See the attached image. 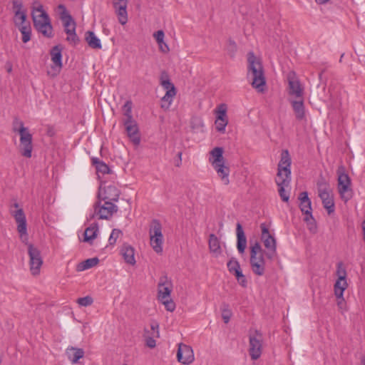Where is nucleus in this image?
Listing matches in <instances>:
<instances>
[{"label": "nucleus", "instance_id": "nucleus-32", "mask_svg": "<svg viewBox=\"0 0 365 365\" xmlns=\"http://www.w3.org/2000/svg\"><path fill=\"white\" fill-rule=\"evenodd\" d=\"M86 41L92 48L101 49L102 48L101 40L93 31H88L86 33Z\"/></svg>", "mask_w": 365, "mask_h": 365}, {"label": "nucleus", "instance_id": "nucleus-55", "mask_svg": "<svg viewBox=\"0 0 365 365\" xmlns=\"http://www.w3.org/2000/svg\"><path fill=\"white\" fill-rule=\"evenodd\" d=\"M229 46H230V51L232 53V56H234V53H235L237 50V45L234 41L230 40L229 41Z\"/></svg>", "mask_w": 365, "mask_h": 365}, {"label": "nucleus", "instance_id": "nucleus-14", "mask_svg": "<svg viewBox=\"0 0 365 365\" xmlns=\"http://www.w3.org/2000/svg\"><path fill=\"white\" fill-rule=\"evenodd\" d=\"M120 195L118 189L113 185H109L105 187H100L98 197L99 200L103 201H117Z\"/></svg>", "mask_w": 365, "mask_h": 365}, {"label": "nucleus", "instance_id": "nucleus-25", "mask_svg": "<svg viewBox=\"0 0 365 365\" xmlns=\"http://www.w3.org/2000/svg\"><path fill=\"white\" fill-rule=\"evenodd\" d=\"M237 234V248L240 254H243L247 247V238L245 235L244 230L240 223L237 224L236 227Z\"/></svg>", "mask_w": 365, "mask_h": 365}, {"label": "nucleus", "instance_id": "nucleus-53", "mask_svg": "<svg viewBox=\"0 0 365 365\" xmlns=\"http://www.w3.org/2000/svg\"><path fill=\"white\" fill-rule=\"evenodd\" d=\"M307 222V225H308L309 230L312 232H313V233L316 232V231H317V226H316V223L314 222V219H313V220H309V221Z\"/></svg>", "mask_w": 365, "mask_h": 365}, {"label": "nucleus", "instance_id": "nucleus-8", "mask_svg": "<svg viewBox=\"0 0 365 365\" xmlns=\"http://www.w3.org/2000/svg\"><path fill=\"white\" fill-rule=\"evenodd\" d=\"M58 9L62 10L61 19L63 22L65 32L68 35L66 40L72 43L76 44L78 41V38L76 33V23L69 15L63 5H59Z\"/></svg>", "mask_w": 365, "mask_h": 365}, {"label": "nucleus", "instance_id": "nucleus-3", "mask_svg": "<svg viewBox=\"0 0 365 365\" xmlns=\"http://www.w3.org/2000/svg\"><path fill=\"white\" fill-rule=\"evenodd\" d=\"M264 255V251L259 242H256L251 246L250 263L252 271L257 276H262L265 273L266 262Z\"/></svg>", "mask_w": 365, "mask_h": 365}, {"label": "nucleus", "instance_id": "nucleus-11", "mask_svg": "<svg viewBox=\"0 0 365 365\" xmlns=\"http://www.w3.org/2000/svg\"><path fill=\"white\" fill-rule=\"evenodd\" d=\"M28 254L29 256L31 272L33 275H37L39 274L40 269L43 264L41 252L33 245L29 244L28 247Z\"/></svg>", "mask_w": 365, "mask_h": 365}, {"label": "nucleus", "instance_id": "nucleus-50", "mask_svg": "<svg viewBox=\"0 0 365 365\" xmlns=\"http://www.w3.org/2000/svg\"><path fill=\"white\" fill-rule=\"evenodd\" d=\"M336 299L338 308L341 313H344L345 311H346V304L345 300L343 296L341 297H336Z\"/></svg>", "mask_w": 365, "mask_h": 365}, {"label": "nucleus", "instance_id": "nucleus-51", "mask_svg": "<svg viewBox=\"0 0 365 365\" xmlns=\"http://www.w3.org/2000/svg\"><path fill=\"white\" fill-rule=\"evenodd\" d=\"M150 329L152 330V333L150 334H153V336L159 337L160 333H159V324L156 322H153L150 324Z\"/></svg>", "mask_w": 365, "mask_h": 365}, {"label": "nucleus", "instance_id": "nucleus-26", "mask_svg": "<svg viewBox=\"0 0 365 365\" xmlns=\"http://www.w3.org/2000/svg\"><path fill=\"white\" fill-rule=\"evenodd\" d=\"M290 103L294 112L296 118L302 120L305 118V108L303 98L291 100Z\"/></svg>", "mask_w": 365, "mask_h": 365}, {"label": "nucleus", "instance_id": "nucleus-29", "mask_svg": "<svg viewBox=\"0 0 365 365\" xmlns=\"http://www.w3.org/2000/svg\"><path fill=\"white\" fill-rule=\"evenodd\" d=\"M223 152V148L221 147H215L210 151V158L209 159V162L212 165L225 163Z\"/></svg>", "mask_w": 365, "mask_h": 365}, {"label": "nucleus", "instance_id": "nucleus-28", "mask_svg": "<svg viewBox=\"0 0 365 365\" xmlns=\"http://www.w3.org/2000/svg\"><path fill=\"white\" fill-rule=\"evenodd\" d=\"M209 250L215 257H218L222 253L220 242L215 234H210L208 240Z\"/></svg>", "mask_w": 365, "mask_h": 365}, {"label": "nucleus", "instance_id": "nucleus-40", "mask_svg": "<svg viewBox=\"0 0 365 365\" xmlns=\"http://www.w3.org/2000/svg\"><path fill=\"white\" fill-rule=\"evenodd\" d=\"M99 259L98 257L87 259L86 260L79 263L77 265V270L81 272L86 269H88L97 265Z\"/></svg>", "mask_w": 365, "mask_h": 365}, {"label": "nucleus", "instance_id": "nucleus-16", "mask_svg": "<svg viewBox=\"0 0 365 365\" xmlns=\"http://www.w3.org/2000/svg\"><path fill=\"white\" fill-rule=\"evenodd\" d=\"M179 362L183 364H190L194 361V354L190 346L180 344L177 353Z\"/></svg>", "mask_w": 365, "mask_h": 365}, {"label": "nucleus", "instance_id": "nucleus-39", "mask_svg": "<svg viewBox=\"0 0 365 365\" xmlns=\"http://www.w3.org/2000/svg\"><path fill=\"white\" fill-rule=\"evenodd\" d=\"M91 162L93 165L96 167V171L98 173H101L102 174H108L110 173V168L108 165L106 164L103 161L101 160L99 158L93 157L91 158Z\"/></svg>", "mask_w": 365, "mask_h": 365}, {"label": "nucleus", "instance_id": "nucleus-27", "mask_svg": "<svg viewBox=\"0 0 365 365\" xmlns=\"http://www.w3.org/2000/svg\"><path fill=\"white\" fill-rule=\"evenodd\" d=\"M14 24L22 34V41L24 43L29 41L31 36V28L29 22H26V20L23 22L21 21H16Z\"/></svg>", "mask_w": 365, "mask_h": 365}, {"label": "nucleus", "instance_id": "nucleus-61", "mask_svg": "<svg viewBox=\"0 0 365 365\" xmlns=\"http://www.w3.org/2000/svg\"><path fill=\"white\" fill-rule=\"evenodd\" d=\"M177 155H178V159H182V153L181 152H179Z\"/></svg>", "mask_w": 365, "mask_h": 365}, {"label": "nucleus", "instance_id": "nucleus-34", "mask_svg": "<svg viewBox=\"0 0 365 365\" xmlns=\"http://www.w3.org/2000/svg\"><path fill=\"white\" fill-rule=\"evenodd\" d=\"M35 29L46 37L51 38L53 36V27L51 24L50 19L44 21L43 24H39Z\"/></svg>", "mask_w": 365, "mask_h": 365}, {"label": "nucleus", "instance_id": "nucleus-57", "mask_svg": "<svg viewBox=\"0 0 365 365\" xmlns=\"http://www.w3.org/2000/svg\"><path fill=\"white\" fill-rule=\"evenodd\" d=\"M159 46H160V49L164 53H166L169 51L168 46H167V44L165 42H163V43H160V45H159Z\"/></svg>", "mask_w": 365, "mask_h": 365}, {"label": "nucleus", "instance_id": "nucleus-31", "mask_svg": "<svg viewBox=\"0 0 365 365\" xmlns=\"http://www.w3.org/2000/svg\"><path fill=\"white\" fill-rule=\"evenodd\" d=\"M214 169L217 173V175L220 178L222 181L225 185H228L230 183L229 175H230V168L229 167L225 165V163L212 165Z\"/></svg>", "mask_w": 365, "mask_h": 365}, {"label": "nucleus", "instance_id": "nucleus-4", "mask_svg": "<svg viewBox=\"0 0 365 365\" xmlns=\"http://www.w3.org/2000/svg\"><path fill=\"white\" fill-rule=\"evenodd\" d=\"M160 84L166 91L165 94L160 99V107L163 110H168L177 94V91L170 81L168 73L165 71L160 73Z\"/></svg>", "mask_w": 365, "mask_h": 365}, {"label": "nucleus", "instance_id": "nucleus-46", "mask_svg": "<svg viewBox=\"0 0 365 365\" xmlns=\"http://www.w3.org/2000/svg\"><path fill=\"white\" fill-rule=\"evenodd\" d=\"M122 231L118 229H113L108 239V242L110 245L115 244L117 239L122 235Z\"/></svg>", "mask_w": 365, "mask_h": 365}, {"label": "nucleus", "instance_id": "nucleus-19", "mask_svg": "<svg viewBox=\"0 0 365 365\" xmlns=\"http://www.w3.org/2000/svg\"><path fill=\"white\" fill-rule=\"evenodd\" d=\"M322 200L324 207L329 215L334 212V201L332 189L318 193Z\"/></svg>", "mask_w": 365, "mask_h": 365}, {"label": "nucleus", "instance_id": "nucleus-1", "mask_svg": "<svg viewBox=\"0 0 365 365\" xmlns=\"http://www.w3.org/2000/svg\"><path fill=\"white\" fill-rule=\"evenodd\" d=\"M248 77L252 78V86L259 92H263L266 84L264 68L259 58L253 52L248 53Z\"/></svg>", "mask_w": 365, "mask_h": 365}, {"label": "nucleus", "instance_id": "nucleus-23", "mask_svg": "<svg viewBox=\"0 0 365 365\" xmlns=\"http://www.w3.org/2000/svg\"><path fill=\"white\" fill-rule=\"evenodd\" d=\"M12 9L14 13V22L26 20V12L24 9L22 0H12Z\"/></svg>", "mask_w": 365, "mask_h": 365}, {"label": "nucleus", "instance_id": "nucleus-5", "mask_svg": "<svg viewBox=\"0 0 365 365\" xmlns=\"http://www.w3.org/2000/svg\"><path fill=\"white\" fill-rule=\"evenodd\" d=\"M172 284L166 276L160 278L158 285V299L161 302L169 312L174 311L175 304L171 299Z\"/></svg>", "mask_w": 365, "mask_h": 365}, {"label": "nucleus", "instance_id": "nucleus-36", "mask_svg": "<svg viewBox=\"0 0 365 365\" xmlns=\"http://www.w3.org/2000/svg\"><path fill=\"white\" fill-rule=\"evenodd\" d=\"M284 180H285L284 179H276V182L279 187L278 192L281 199L284 202H288L289 199V195L286 192L285 187L289 186L290 182H287Z\"/></svg>", "mask_w": 365, "mask_h": 365}, {"label": "nucleus", "instance_id": "nucleus-35", "mask_svg": "<svg viewBox=\"0 0 365 365\" xmlns=\"http://www.w3.org/2000/svg\"><path fill=\"white\" fill-rule=\"evenodd\" d=\"M51 61L59 69L62 67V54L61 48L59 46H55L51 51Z\"/></svg>", "mask_w": 365, "mask_h": 365}, {"label": "nucleus", "instance_id": "nucleus-44", "mask_svg": "<svg viewBox=\"0 0 365 365\" xmlns=\"http://www.w3.org/2000/svg\"><path fill=\"white\" fill-rule=\"evenodd\" d=\"M318 193L331 190L329 183L324 178H321L317 182Z\"/></svg>", "mask_w": 365, "mask_h": 365}, {"label": "nucleus", "instance_id": "nucleus-45", "mask_svg": "<svg viewBox=\"0 0 365 365\" xmlns=\"http://www.w3.org/2000/svg\"><path fill=\"white\" fill-rule=\"evenodd\" d=\"M145 342L146 345L149 348H154L156 346V342L154 338L155 336H153V334H150V331L145 329Z\"/></svg>", "mask_w": 365, "mask_h": 365}, {"label": "nucleus", "instance_id": "nucleus-12", "mask_svg": "<svg viewBox=\"0 0 365 365\" xmlns=\"http://www.w3.org/2000/svg\"><path fill=\"white\" fill-rule=\"evenodd\" d=\"M11 213L14 217L17 224V230L19 233V237L23 242L27 243L28 234H27V225L26 219L23 209L19 208L16 210H11Z\"/></svg>", "mask_w": 365, "mask_h": 365}, {"label": "nucleus", "instance_id": "nucleus-52", "mask_svg": "<svg viewBox=\"0 0 365 365\" xmlns=\"http://www.w3.org/2000/svg\"><path fill=\"white\" fill-rule=\"evenodd\" d=\"M164 32L162 30H159L157 32L154 34V37L158 42V45H160V43H163L164 42Z\"/></svg>", "mask_w": 365, "mask_h": 365}, {"label": "nucleus", "instance_id": "nucleus-60", "mask_svg": "<svg viewBox=\"0 0 365 365\" xmlns=\"http://www.w3.org/2000/svg\"><path fill=\"white\" fill-rule=\"evenodd\" d=\"M182 164V159H178V160L175 163V166L180 167Z\"/></svg>", "mask_w": 365, "mask_h": 365}, {"label": "nucleus", "instance_id": "nucleus-33", "mask_svg": "<svg viewBox=\"0 0 365 365\" xmlns=\"http://www.w3.org/2000/svg\"><path fill=\"white\" fill-rule=\"evenodd\" d=\"M150 237L163 238L162 233V225L158 220H153L151 222L150 230Z\"/></svg>", "mask_w": 365, "mask_h": 365}, {"label": "nucleus", "instance_id": "nucleus-24", "mask_svg": "<svg viewBox=\"0 0 365 365\" xmlns=\"http://www.w3.org/2000/svg\"><path fill=\"white\" fill-rule=\"evenodd\" d=\"M85 351L81 348H77L75 346H68L66 349V355L68 361L72 364H75L78 363V361L83 358Z\"/></svg>", "mask_w": 365, "mask_h": 365}, {"label": "nucleus", "instance_id": "nucleus-64", "mask_svg": "<svg viewBox=\"0 0 365 365\" xmlns=\"http://www.w3.org/2000/svg\"><path fill=\"white\" fill-rule=\"evenodd\" d=\"M123 365H128V364H123Z\"/></svg>", "mask_w": 365, "mask_h": 365}, {"label": "nucleus", "instance_id": "nucleus-38", "mask_svg": "<svg viewBox=\"0 0 365 365\" xmlns=\"http://www.w3.org/2000/svg\"><path fill=\"white\" fill-rule=\"evenodd\" d=\"M98 231V227L97 224L92 225L87 227L84 232L83 241L91 243L92 240L96 237Z\"/></svg>", "mask_w": 365, "mask_h": 365}, {"label": "nucleus", "instance_id": "nucleus-62", "mask_svg": "<svg viewBox=\"0 0 365 365\" xmlns=\"http://www.w3.org/2000/svg\"><path fill=\"white\" fill-rule=\"evenodd\" d=\"M14 206L16 207V208H18L19 207V204L17 202H15L14 204Z\"/></svg>", "mask_w": 365, "mask_h": 365}, {"label": "nucleus", "instance_id": "nucleus-42", "mask_svg": "<svg viewBox=\"0 0 365 365\" xmlns=\"http://www.w3.org/2000/svg\"><path fill=\"white\" fill-rule=\"evenodd\" d=\"M222 318L225 324H227L232 315V311L227 304H223L221 307Z\"/></svg>", "mask_w": 365, "mask_h": 365}, {"label": "nucleus", "instance_id": "nucleus-63", "mask_svg": "<svg viewBox=\"0 0 365 365\" xmlns=\"http://www.w3.org/2000/svg\"><path fill=\"white\" fill-rule=\"evenodd\" d=\"M361 365H365V359H363L361 360Z\"/></svg>", "mask_w": 365, "mask_h": 365}, {"label": "nucleus", "instance_id": "nucleus-47", "mask_svg": "<svg viewBox=\"0 0 365 365\" xmlns=\"http://www.w3.org/2000/svg\"><path fill=\"white\" fill-rule=\"evenodd\" d=\"M228 270L230 273H233L236 269L240 268L239 262L235 258H232L227 264Z\"/></svg>", "mask_w": 365, "mask_h": 365}, {"label": "nucleus", "instance_id": "nucleus-48", "mask_svg": "<svg viewBox=\"0 0 365 365\" xmlns=\"http://www.w3.org/2000/svg\"><path fill=\"white\" fill-rule=\"evenodd\" d=\"M77 302L80 306L88 307L92 304L93 302V298L90 296L81 297L77 299Z\"/></svg>", "mask_w": 365, "mask_h": 365}, {"label": "nucleus", "instance_id": "nucleus-54", "mask_svg": "<svg viewBox=\"0 0 365 365\" xmlns=\"http://www.w3.org/2000/svg\"><path fill=\"white\" fill-rule=\"evenodd\" d=\"M237 280L242 287H246L247 286V281L244 274H242L241 277L237 278Z\"/></svg>", "mask_w": 365, "mask_h": 365}, {"label": "nucleus", "instance_id": "nucleus-9", "mask_svg": "<svg viewBox=\"0 0 365 365\" xmlns=\"http://www.w3.org/2000/svg\"><path fill=\"white\" fill-rule=\"evenodd\" d=\"M262 334L258 331H250L249 334V354L252 360L258 359L262 352Z\"/></svg>", "mask_w": 365, "mask_h": 365}, {"label": "nucleus", "instance_id": "nucleus-17", "mask_svg": "<svg viewBox=\"0 0 365 365\" xmlns=\"http://www.w3.org/2000/svg\"><path fill=\"white\" fill-rule=\"evenodd\" d=\"M124 125L128 136L135 145H139L140 138L139 135L138 126L136 121L133 119L125 120Z\"/></svg>", "mask_w": 365, "mask_h": 365}, {"label": "nucleus", "instance_id": "nucleus-22", "mask_svg": "<svg viewBox=\"0 0 365 365\" xmlns=\"http://www.w3.org/2000/svg\"><path fill=\"white\" fill-rule=\"evenodd\" d=\"M264 247L267 249L265 256L269 259H272L277 255V245L274 237L272 235H267L262 238Z\"/></svg>", "mask_w": 365, "mask_h": 365}, {"label": "nucleus", "instance_id": "nucleus-58", "mask_svg": "<svg viewBox=\"0 0 365 365\" xmlns=\"http://www.w3.org/2000/svg\"><path fill=\"white\" fill-rule=\"evenodd\" d=\"M232 274L235 276L236 279L241 277V275L243 274L241 268L236 269Z\"/></svg>", "mask_w": 365, "mask_h": 365}, {"label": "nucleus", "instance_id": "nucleus-30", "mask_svg": "<svg viewBox=\"0 0 365 365\" xmlns=\"http://www.w3.org/2000/svg\"><path fill=\"white\" fill-rule=\"evenodd\" d=\"M121 254L126 263L130 265L135 264V250L133 247L128 245H124L121 248Z\"/></svg>", "mask_w": 365, "mask_h": 365}, {"label": "nucleus", "instance_id": "nucleus-37", "mask_svg": "<svg viewBox=\"0 0 365 365\" xmlns=\"http://www.w3.org/2000/svg\"><path fill=\"white\" fill-rule=\"evenodd\" d=\"M348 284L346 279H337L336 281L334 289L336 297H341L344 294V290L347 288Z\"/></svg>", "mask_w": 365, "mask_h": 365}, {"label": "nucleus", "instance_id": "nucleus-10", "mask_svg": "<svg viewBox=\"0 0 365 365\" xmlns=\"http://www.w3.org/2000/svg\"><path fill=\"white\" fill-rule=\"evenodd\" d=\"M291 164L292 160L287 150L282 152L281 159L278 164L277 178L284 179L287 182L291 181Z\"/></svg>", "mask_w": 365, "mask_h": 365}, {"label": "nucleus", "instance_id": "nucleus-21", "mask_svg": "<svg viewBox=\"0 0 365 365\" xmlns=\"http://www.w3.org/2000/svg\"><path fill=\"white\" fill-rule=\"evenodd\" d=\"M127 4V0L113 1V6L118 16V21L122 25H125L128 21Z\"/></svg>", "mask_w": 365, "mask_h": 365}, {"label": "nucleus", "instance_id": "nucleus-56", "mask_svg": "<svg viewBox=\"0 0 365 365\" xmlns=\"http://www.w3.org/2000/svg\"><path fill=\"white\" fill-rule=\"evenodd\" d=\"M267 235H270L268 229L267 228V227L263 225H262V238L265 237Z\"/></svg>", "mask_w": 365, "mask_h": 365}, {"label": "nucleus", "instance_id": "nucleus-59", "mask_svg": "<svg viewBox=\"0 0 365 365\" xmlns=\"http://www.w3.org/2000/svg\"><path fill=\"white\" fill-rule=\"evenodd\" d=\"M329 0H315V1L319 4H324L327 3Z\"/></svg>", "mask_w": 365, "mask_h": 365}, {"label": "nucleus", "instance_id": "nucleus-2", "mask_svg": "<svg viewBox=\"0 0 365 365\" xmlns=\"http://www.w3.org/2000/svg\"><path fill=\"white\" fill-rule=\"evenodd\" d=\"M13 131L18 133L20 135L19 148L24 157L30 158L31 157L33 145L32 135L28 128L24 126V122L18 118H15L12 123Z\"/></svg>", "mask_w": 365, "mask_h": 365}, {"label": "nucleus", "instance_id": "nucleus-43", "mask_svg": "<svg viewBox=\"0 0 365 365\" xmlns=\"http://www.w3.org/2000/svg\"><path fill=\"white\" fill-rule=\"evenodd\" d=\"M133 103L131 101H127L123 105L122 109L123 115L126 117L125 120L133 119L132 115Z\"/></svg>", "mask_w": 365, "mask_h": 365}, {"label": "nucleus", "instance_id": "nucleus-49", "mask_svg": "<svg viewBox=\"0 0 365 365\" xmlns=\"http://www.w3.org/2000/svg\"><path fill=\"white\" fill-rule=\"evenodd\" d=\"M336 275L338 276V279H346V271L344 267L342 262H339L337 264Z\"/></svg>", "mask_w": 365, "mask_h": 365}, {"label": "nucleus", "instance_id": "nucleus-6", "mask_svg": "<svg viewBox=\"0 0 365 365\" xmlns=\"http://www.w3.org/2000/svg\"><path fill=\"white\" fill-rule=\"evenodd\" d=\"M336 174L338 176V192L340 195L341 198L344 201L347 202L352 197L351 188V179L349 177L348 174L346 173V168L343 165H341L338 167Z\"/></svg>", "mask_w": 365, "mask_h": 365}, {"label": "nucleus", "instance_id": "nucleus-20", "mask_svg": "<svg viewBox=\"0 0 365 365\" xmlns=\"http://www.w3.org/2000/svg\"><path fill=\"white\" fill-rule=\"evenodd\" d=\"M226 108L225 105H221L217 110V118L215 120L216 130L222 133L225 131V128L228 123L226 115Z\"/></svg>", "mask_w": 365, "mask_h": 365}, {"label": "nucleus", "instance_id": "nucleus-15", "mask_svg": "<svg viewBox=\"0 0 365 365\" xmlns=\"http://www.w3.org/2000/svg\"><path fill=\"white\" fill-rule=\"evenodd\" d=\"M32 19L34 27L38 26L39 24H43L44 21L49 19L48 15L43 10L42 4L38 1H35L32 6Z\"/></svg>", "mask_w": 365, "mask_h": 365}, {"label": "nucleus", "instance_id": "nucleus-13", "mask_svg": "<svg viewBox=\"0 0 365 365\" xmlns=\"http://www.w3.org/2000/svg\"><path fill=\"white\" fill-rule=\"evenodd\" d=\"M288 93L294 98H302L304 94V88L295 73L290 72L287 76Z\"/></svg>", "mask_w": 365, "mask_h": 365}, {"label": "nucleus", "instance_id": "nucleus-7", "mask_svg": "<svg viewBox=\"0 0 365 365\" xmlns=\"http://www.w3.org/2000/svg\"><path fill=\"white\" fill-rule=\"evenodd\" d=\"M101 200L96 202L93 205V212L89 215V220L97 217L98 220H108L113 215L118 211V207L112 202L104 201L101 204Z\"/></svg>", "mask_w": 365, "mask_h": 365}, {"label": "nucleus", "instance_id": "nucleus-41", "mask_svg": "<svg viewBox=\"0 0 365 365\" xmlns=\"http://www.w3.org/2000/svg\"><path fill=\"white\" fill-rule=\"evenodd\" d=\"M163 238L150 237V244L153 250L159 254L163 252Z\"/></svg>", "mask_w": 365, "mask_h": 365}, {"label": "nucleus", "instance_id": "nucleus-18", "mask_svg": "<svg viewBox=\"0 0 365 365\" xmlns=\"http://www.w3.org/2000/svg\"><path fill=\"white\" fill-rule=\"evenodd\" d=\"M299 200H300V210L307 215L304 218V220L306 222H309V220H313V216L312 213V202L308 197L307 192H301L299 196Z\"/></svg>", "mask_w": 365, "mask_h": 365}]
</instances>
